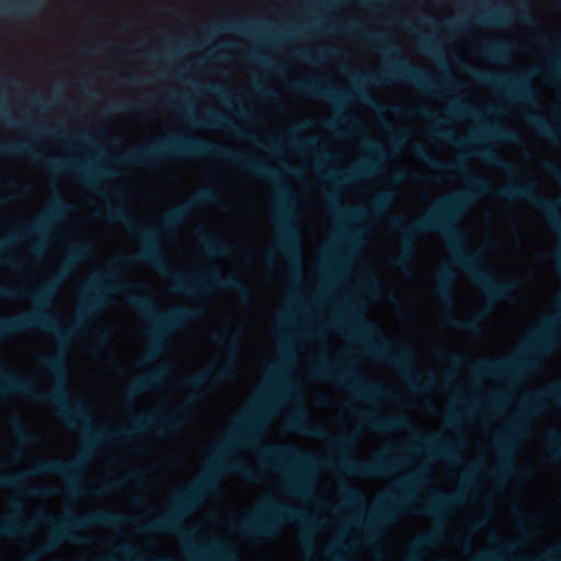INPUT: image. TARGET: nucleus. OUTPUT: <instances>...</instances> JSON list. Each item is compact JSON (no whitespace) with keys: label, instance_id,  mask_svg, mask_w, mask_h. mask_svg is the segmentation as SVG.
I'll return each mask as SVG.
<instances>
[{"label":"nucleus","instance_id":"nucleus-1","mask_svg":"<svg viewBox=\"0 0 561 561\" xmlns=\"http://www.w3.org/2000/svg\"><path fill=\"white\" fill-rule=\"evenodd\" d=\"M413 153L434 169L465 174L469 187L442 198L427 215L411 224H407L402 216L390 219L391 229L401 237V251L392 260V265L401 270L407 268L413 257L417 237L427 232H437L443 236L453 251V264L465 272L491 302L507 298L516 288V282L494 277L482 265L480 252H469L465 249L463 236L457 226L460 217L477 197L490 194V182L472 175L463 160L440 161L420 145L413 148Z\"/></svg>","mask_w":561,"mask_h":561},{"label":"nucleus","instance_id":"nucleus-2","mask_svg":"<svg viewBox=\"0 0 561 561\" xmlns=\"http://www.w3.org/2000/svg\"><path fill=\"white\" fill-rule=\"evenodd\" d=\"M290 426L308 436L328 440L343 455L339 461L320 459L310 451L294 445H264L259 449L262 461L272 468L284 472L288 490L295 494H304L311 480L314 468L341 470L347 474L360 478H376L388 474L393 468V461L385 457L371 460H358L346 456L353 442L350 435H331L321 425H309L304 413L294 417Z\"/></svg>","mask_w":561,"mask_h":561},{"label":"nucleus","instance_id":"nucleus-3","mask_svg":"<svg viewBox=\"0 0 561 561\" xmlns=\"http://www.w3.org/2000/svg\"><path fill=\"white\" fill-rule=\"evenodd\" d=\"M262 416L261 410L251 411L247 419L240 423L238 431L232 433L221 447L220 454L213 461L209 469L197 481L172 495V505L163 514L152 518L139 528L146 533H164L178 535L183 538L191 534L184 529L186 517L197 507L204 496L217 485L218 477L224 471L239 473L253 480V470L243 461L226 459L225 454L234 445L242 444L255 447L257 444L256 428Z\"/></svg>","mask_w":561,"mask_h":561},{"label":"nucleus","instance_id":"nucleus-4","mask_svg":"<svg viewBox=\"0 0 561 561\" xmlns=\"http://www.w3.org/2000/svg\"><path fill=\"white\" fill-rule=\"evenodd\" d=\"M105 215L111 221L124 225L126 230L138 238L141 243L138 252L123 259L125 263H148L152 265L161 274L171 278L172 287L176 293L197 295L204 294L210 288H225L237 291L243 300L250 299V288L240 277L236 275L225 276L217 268H213L206 275L194 276L172 272L162 254L158 231L137 222L130 217L126 206H107Z\"/></svg>","mask_w":561,"mask_h":561},{"label":"nucleus","instance_id":"nucleus-5","mask_svg":"<svg viewBox=\"0 0 561 561\" xmlns=\"http://www.w3.org/2000/svg\"><path fill=\"white\" fill-rule=\"evenodd\" d=\"M180 157L219 159L237 164L248 172L276 184L280 181L277 172L260 159L233 151L215 141L183 136L137 146L127 153L116 157V161L127 165L151 167L163 159Z\"/></svg>","mask_w":561,"mask_h":561},{"label":"nucleus","instance_id":"nucleus-6","mask_svg":"<svg viewBox=\"0 0 561 561\" xmlns=\"http://www.w3.org/2000/svg\"><path fill=\"white\" fill-rule=\"evenodd\" d=\"M557 320L548 318L530 334L527 344L514 357L500 359L483 358L471 367L478 377H514L536 366L534 356L543 355L554 346Z\"/></svg>","mask_w":561,"mask_h":561},{"label":"nucleus","instance_id":"nucleus-7","mask_svg":"<svg viewBox=\"0 0 561 561\" xmlns=\"http://www.w3.org/2000/svg\"><path fill=\"white\" fill-rule=\"evenodd\" d=\"M127 519L126 515L106 510H99L80 516L68 513L62 519H57L54 515L47 513L37 515V522L51 528L49 539L44 547L45 552L53 551L67 541L79 545L89 543V538L77 534L79 529L96 526L117 528Z\"/></svg>","mask_w":561,"mask_h":561},{"label":"nucleus","instance_id":"nucleus-8","mask_svg":"<svg viewBox=\"0 0 561 561\" xmlns=\"http://www.w3.org/2000/svg\"><path fill=\"white\" fill-rule=\"evenodd\" d=\"M311 374L319 379H327L344 385L352 390L354 396L365 400L389 394L379 383L367 380L350 358L331 362L327 356H321L311 366Z\"/></svg>","mask_w":561,"mask_h":561},{"label":"nucleus","instance_id":"nucleus-9","mask_svg":"<svg viewBox=\"0 0 561 561\" xmlns=\"http://www.w3.org/2000/svg\"><path fill=\"white\" fill-rule=\"evenodd\" d=\"M351 324L359 333L367 354L388 362L407 375L411 371L413 351L408 344L390 342L375 324L356 313H353Z\"/></svg>","mask_w":561,"mask_h":561},{"label":"nucleus","instance_id":"nucleus-10","mask_svg":"<svg viewBox=\"0 0 561 561\" xmlns=\"http://www.w3.org/2000/svg\"><path fill=\"white\" fill-rule=\"evenodd\" d=\"M283 520H306L298 510L268 500L256 511L236 524V528L247 538H270L276 535Z\"/></svg>","mask_w":561,"mask_h":561},{"label":"nucleus","instance_id":"nucleus-11","mask_svg":"<svg viewBox=\"0 0 561 561\" xmlns=\"http://www.w3.org/2000/svg\"><path fill=\"white\" fill-rule=\"evenodd\" d=\"M356 80L378 85L389 84L396 80H403L413 83L416 88L423 91L432 93L437 92L438 85L456 88L454 80L450 78H443L439 81L434 80L424 70L411 66L408 60L401 56L392 59L382 71L360 76L356 78Z\"/></svg>","mask_w":561,"mask_h":561},{"label":"nucleus","instance_id":"nucleus-12","mask_svg":"<svg viewBox=\"0 0 561 561\" xmlns=\"http://www.w3.org/2000/svg\"><path fill=\"white\" fill-rule=\"evenodd\" d=\"M19 154H30V157L35 161H41L39 157L36 152H34L28 142L24 141H11V142H0V156H19ZM42 162L51 171V172H67L78 180H80L85 186L90 188L98 190V180L100 176H113L114 173L110 170H94L92 168L87 167L85 164L61 160L57 158H47L43 159Z\"/></svg>","mask_w":561,"mask_h":561},{"label":"nucleus","instance_id":"nucleus-13","mask_svg":"<svg viewBox=\"0 0 561 561\" xmlns=\"http://www.w3.org/2000/svg\"><path fill=\"white\" fill-rule=\"evenodd\" d=\"M239 336L240 330L231 327H227L222 331L211 335L210 339L215 344L227 346L226 358L216 368L209 367L201 374L184 379V386L192 391L191 400H197L205 394L204 385L209 378L217 380L229 378L237 358Z\"/></svg>","mask_w":561,"mask_h":561},{"label":"nucleus","instance_id":"nucleus-14","mask_svg":"<svg viewBox=\"0 0 561 561\" xmlns=\"http://www.w3.org/2000/svg\"><path fill=\"white\" fill-rule=\"evenodd\" d=\"M287 87L295 93L325 99L336 105H342L351 99L358 100L370 106L376 104L364 88L356 87L351 92H342L333 87L328 78L312 77L304 80H291L287 82Z\"/></svg>","mask_w":561,"mask_h":561},{"label":"nucleus","instance_id":"nucleus-15","mask_svg":"<svg viewBox=\"0 0 561 561\" xmlns=\"http://www.w3.org/2000/svg\"><path fill=\"white\" fill-rule=\"evenodd\" d=\"M472 78L486 87L504 92L510 99L537 108L536 93L525 75H496L476 68L469 69Z\"/></svg>","mask_w":561,"mask_h":561},{"label":"nucleus","instance_id":"nucleus-16","mask_svg":"<svg viewBox=\"0 0 561 561\" xmlns=\"http://www.w3.org/2000/svg\"><path fill=\"white\" fill-rule=\"evenodd\" d=\"M70 210L71 205L66 202L60 194H58L54 198L49 209L35 222L20 228L18 233L11 237L0 239V250L4 249L18 239H43L51 230L53 224Z\"/></svg>","mask_w":561,"mask_h":561},{"label":"nucleus","instance_id":"nucleus-17","mask_svg":"<svg viewBox=\"0 0 561 561\" xmlns=\"http://www.w3.org/2000/svg\"><path fill=\"white\" fill-rule=\"evenodd\" d=\"M289 191L286 187L279 188L280 204L277 210V221L279 224L278 250L289 260V262L300 268L302 263L301 249L297 232L289 226L290 210L286 203Z\"/></svg>","mask_w":561,"mask_h":561},{"label":"nucleus","instance_id":"nucleus-18","mask_svg":"<svg viewBox=\"0 0 561 561\" xmlns=\"http://www.w3.org/2000/svg\"><path fill=\"white\" fill-rule=\"evenodd\" d=\"M218 194L213 188L199 190L193 197L185 203L168 210L160 220L159 230L163 233L174 232L186 218L196 209L204 205L216 204Z\"/></svg>","mask_w":561,"mask_h":561},{"label":"nucleus","instance_id":"nucleus-19","mask_svg":"<svg viewBox=\"0 0 561 561\" xmlns=\"http://www.w3.org/2000/svg\"><path fill=\"white\" fill-rule=\"evenodd\" d=\"M365 144L374 154L371 158L363 160L350 170H329L323 173V178L333 184H347L375 174L379 170L380 161L383 159V149L371 138H366Z\"/></svg>","mask_w":561,"mask_h":561},{"label":"nucleus","instance_id":"nucleus-20","mask_svg":"<svg viewBox=\"0 0 561 561\" xmlns=\"http://www.w3.org/2000/svg\"><path fill=\"white\" fill-rule=\"evenodd\" d=\"M524 427L522 419L515 420L510 425L507 432L496 438L495 444L501 451V458L499 460V469L493 472L495 478H504L513 471L519 474L526 473L524 469L515 467L511 458V453L515 448L517 438L523 434Z\"/></svg>","mask_w":561,"mask_h":561},{"label":"nucleus","instance_id":"nucleus-21","mask_svg":"<svg viewBox=\"0 0 561 561\" xmlns=\"http://www.w3.org/2000/svg\"><path fill=\"white\" fill-rule=\"evenodd\" d=\"M431 136L436 139L449 141L456 146H467L470 142L483 144L486 139H493L500 142L517 144L520 140V135L513 128L495 126L488 129L483 135L469 141L465 138L455 137L449 130L434 128L431 131Z\"/></svg>","mask_w":561,"mask_h":561},{"label":"nucleus","instance_id":"nucleus-22","mask_svg":"<svg viewBox=\"0 0 561 561\" xmlns=\"http://www.w3.org/2000/svg\"><path fill=\"white\" fill-rule=\"evenodd\" d=\"M356 415L362 423L376 432H391L401 428L414 430L412 422L403 414L382 417L373 411H358Z\"/></svg>","mask_w":561,"mask_h":561},{"label":"nucleus","instance_id":"nucleus-23","mask_svg":"<svg viewBox=\"0 0 561 561\" xmlns=\"http://www.w3.org/2000/svg\"><path fill=\"white\" fill-rule=\"evenodd\" d=\"M402 499L396 495H388L383 497L379 503L378 514L370 515L367 518V531L369 537H375L377 530L381 527L386 520H392L399 512V506Z\"/></svg>","mask_w":561,"mask_h":561},{"label":"nucleus","instance_id":"nucleus-24","mask_svg":"<svg viewBox=\"0 0 561 561\" xmlns=\"http://www.w3.org/2000/svg\"><path fill=\"white\" fill-rule=\"evenodd\" d=\"M546 401H550L561 408V380L530 394L525 402V410L528 413H539L546 408Z\"/></svg>","mask_w":561,"mask_h":561},{"label":"nucleus","instance_id":"nucleus-25","mask_svg":"<svg viewBox=\"0 0 561 561\" xmlns=\"http://www.w3.org/2000/svg\"><path fill=\"white\" fill-rule=\"evenodd\" d=\"M417 439L422 448L440 458L451 462H458L460 460L459 455L455 451L456 444L450 440L444 439L437 435H422L417 436Z\"/></svg>","mask_w":561,"mask_h":561},{"label":"nucleus","instance_id":"nucleus-26","mask_svg":"<svg viewBox=\"0 0 561 561\" xmlns=\"http://www.w3.org/2000/svg\"><path fill=\"white\" fill-rule=\"evenodd\" d=\"M35 527V523L26 519L22 507L15 504V513L7 516L0 523V536L13 537L30 534Z\"/></svg>","mask_w":561,"mask_h":561},{"label":"nucleus","instance_id":"nucleus-27","mask_svg":"<svg viewBox=\"0 0 561 561\" xmlns=\"http://www.w3.org/2000/svg\"><path fill=\"white\" fill-rule=\"evenodd\" d=\"M47 0H0V14L22 20L36 12Z\"/></svg>","mask_w":561,"mask_h":561},{"label":"nucleus","instance_id":"nucleus-28","mask_svg":"<svg viewBox=\"0 0 561 561\" xmlns=\"http://www.w3.org/2000/svg\"><path fill=\"white\" fill-rule=\"evenodd\" d=\"M515 548V543L510 542L501 546V553H486L483 554L479 561H559L561 556V545L550 550L543 556L537 558H507L505 553L512 551Z\"/></svg>","mask_w":561,"mask_h":561},{"label":"nucleus","instance_id":"nucleus-29","mask_svg":"<svg viewBox=\"0 0 561 561\" xmlns=\"http://www.w3.org/2000/svg\"><path fill=\"white\" fill-rule=\"evenodd\" d=\"M443 539V527L437 526L432 531L419 536L412 543L410 556L407 561H422L421 554L424 550L434 547Z\"/></svg>","mask_w":561,"mask_h":561},{"label":"nucleus","instance_id":"nucleus-30","mask_svg":"<svg viewBox=\"0 0 561 561\" xmlns=\"http://www.w3.org/2000/svg\"><path fill=\"white\" fill-rule=\"evenodd\" d=\"M164 373L165 368L163 367L134 380L126 390V399H133L136 396L158 386L162 381Z\"/></svg>","mask_w":561,"mask_h":561},{"label":"nucleus","instance_id":"nucleus-31","mask_svg":"<svg viewBox=\"0 0 561 561\" xmlns=\"http://www.w3.org/2000/svg\"><path fill=\"white\" fill-rule=\"evenodd\" d=\"M472 153L479 157L485 163H489L497 169L503 170L505 173L511 176H517L518 170L515 164L506 161L499 152H496L493 148L488 146H482L481 148L472 151Z\"/></svg>","mask_w":561,"mask_h":561},{"label":"nucleus","instance_id":"nucleus-32","mask_svg":"<svg viewBox=\"0 0 561 561\" xmlns=\"http://www.w3.org/2000/svg\"><path fill=\"white\" fill-rule=\"evenodd\" d=\"M192 119L195 124L203 127L221 128L239 134V130L236 128L232 121L228 118L224 113L215 110H209L203 115L192 117Z\"/></svg>","mask_w":561,"mask_h":561},{"label":"nucleus","instance_id":"nucleus-33","mask_svg":"<svg viewBox=\"0 0 561 561\" xmlns=\"http://www.w3.org/2000/svg\"><path fill=\"white\" fill-rule=\"evenodd\" d=\"M462 494H444L435 493V496L426 503L424 511L436 517H443L446 514L448 507L460 503Z\"/></svg>","mask_w":561,"mask_h":561},{"label":"nucleus","instance_id":"nucleus-34","mask_svg":"<svg viewBox=\"0 0 561 561\" xmlns=\"http://www.w3.org/2000/svg\"><path fill=\"white\" fill-rule=\"evenodd\" d=\"M263 25L262 20H230L224 22H215L211 23L207 31L210 34H216L219 32H239V33H250L254 27Z\"/></svg>","mask_w":561,"mask_h":561},{"label":"nucleus","instance_id":"nucleus-35","mask_svg":"<svg viewBox=\"0 0 561 561\" xmlns=\"http://www.w3.org/2000/svg\"><path fill=\"white\" fill-rule=\"evenodd\" d=\"M511 18L518 19L520 21H530L531 15L528 10L520 9L513 12H494L490 14H479L476 16L477 21L483 24L490 25H503Z\"/></svg>","mask_w":561,"mask_h":561},{"label":"nucleus","instance_id":"nucleus-36","mask_svg":"<svg viewBox=\"0 0 561 561\" xmlns=\"http://www.w3.org/2000/svg\"><path fill=\"white\" fill-rule=\"evenodd\" d=\"M309 123L307 121H305L301 125L295 127L293 129V133H296L297 130L301 129L302 127H305ZM285 145L289 146V147H294V148H309V149L317 150V151L322 150V147L319 146L318 141L314 138L300 139V138H297L294 134H291L285 140H280V139L273 140V148H275V149H278Z\"/></svg>","mask_w":561,"mask_h":561},{"label":"nucleus","instance_id":"nucleus-37","mask_svg":"<svg viewBox=\"0 0 561 561\" xmlns=\"http://www.w3.org/2000/svg\"><path fill=\"white\" fill-rule=\"evenodd\" d=\"M527 122L543 137L557 141L561 129L553 127L538 111L527 116Z\"/></svg>","mask_w":561,"mask_h":561},{"label":"nucleus","instance_id":"nucleus-38","mask_svg":"<svg viewBox=\"0 0 561 561\" xmlns=\"http://www.w3.org/2000/svg\"><path fill=\"white\" fill-rule=\"evenodd\" d=\"M453 279H454V273L448 267L442 268L440 272L438 273L437 296L449 308L453 306V302H454V297L450 291V284H451Z\"/></svg>","mask_w":561,"mask_h":561},{"label":"nucleus","instance_id":"nucleus-39","mask_svg":"<svg viewBox=\"0 0 561 561\" xmlns=\"http://www.w3.org/2000/svg\"><path fill=\"white\" fill-rule=\"evenodd\" d=\"M199 242L204 250L211 255H224L229 252L228 244L209 231L203 230L199 236Z\"/></svg>","mask_w":561,"mask_h":561},{"label":"nucleus","instance_id":"nucleus-40","mask_svg":"<svg viewBox=\"0 0 561 561\" xmlns=\"http://www.w3.org/2000/svg\"><path fill=\"white\" fill-rule=\"evenodd\" d=\"M512 45L508 42H488L479 45V50L488 58L500 60L504 59Z\"/></svg>","mask_w":561,"mask_h":561},{"label":"nucleus","instance_id":"nucleus-41","mask_svg":"<svg viewBox=\"0 0 561 561\" xmlns=\"http://www.w3.org/2000/svg\"><path fill=\"white\" fill-rule=\"evenodd\" d=\"M325 197L330 207L339 216L350 219H359L364 216V211L360 208L340 205L337 195L334 193H328Z\"/></svg>","mask_w":561,"mask_h":561},{"label":"nucleus","instance_id":"nucleus-42","mask_svg":"<svg viewBox=\"0 0 561 561\" xmlns=\"http://www.w3.org/2000/svg\"><path fill=\"white\" fill-rule=\"evenodd\" d=\"M547 460L556 463L561 460V431L552 430L546 440Z\"/></svg>","mask_w":561,"mask_h":561},{"label":"nucleus","instance_id":"nucleus-43","mask_svg":"<svg viewBox=\"0 0 561 561\" xmlns=\"http://www.w3.org/2000/svg\"><path fill=\"white\" fill-rule=\"evenodd\" d=\"M363 39L368 43L373 48L380 49L383 51L397 53L398 49L392 45L391 39L388 35L382 33H362Z\"/></svg>","mask_w":561,"mask_h":561},{"label":"nucleus","instance_id":"nucleus-44","mask_svg":"<svg viewBox=\"0 0 561 561\" xmlns=\"http://www.w3.org/2000/svg\"><path fill=\"white\" fill-rule=\"evenodd\" d=\"M11 428L18 440L23 445H34L38 442L37 435L30 432L24 421L20 417L11 420Z\"/></svg>","mask_w":561,"mask_h":561},{"label":"nucleus","instance_id":"nucleus-45","mask_svg":"<svg viewBox=\"0 0 561 561\" xmlns=\"http://www.w3.org/2000/svg\"><path fill=\"white\" fill-rule=\"evenodd\" d=\"M341 54V50L336 49V48H325V49H321L319 53L317 54H312L310 53L309 50L305 49V48H300V49H297L296 50V55L305 60V61H308V62H312V64H317L319 62L320 60L324 59V58H333V57H336Z\"/></svg>","mask_w":561,"mask_h":561},{"label":"nucleus","instance_id":"nucleus-46","mask_svg":"<svg viewBox=\"0 0 561 561\" xmlns=\"http://www.w3.org/2000/svg\"><path fill=\"white\" fill-rule=\"evenodd\" d=\"M394 199L392 191H383L379 193L371 202L369 210L375 215L386 211Z\"/></svg>","mask_w":561,"mask_h":561},{"label":"nucleus","instance_id":"nucleus-47","mask_svg":"<svg viewBox=\"0 0 561 561\" xmlns=\"http://www.w3.org/2000/svg\"><path fill=\"white\" fill-rule=\"evenodd\" d=\"M445 323L447 327L457 330H465L471 332H477L479 330L478 318L460 320L454 317L450 312L445 317Z\"/></svg>","mask_w":561,"mask_h":561},{"label":"nucleus","instance_id":"nucleus-48","mask_svg":"<svg viewBox=\"0 0 561 561\" xmlns=\"http://www.w3.org/2000/svg\"><path fill=\"white\" fill-rule=\"evenodd\" d=\"M341 492L343 493V495L345 496L347 502L351 503L352 505L362 504L364 502L363 493L358 489H356L352 485H348V484L342 485Z\"/></svg>","mask_w":561,"mask_h":561},{"label":"nucleus","instance_id":"nucleus-49","mask_svg":"<svg viewBox=\"0 0 561 561\" xmlns=\"http://www.w3.org/2000/svg\"><path fill=\"white\" fill-rule=\"evenodd\" d=\"M199 91H203V92H206V93H211V94H216L218 95L219 98L224 99V100H229L231 96H232V92L230 89L224 87L222 84L220 83H216V82H213L210 84H208L207 87H204V88H197Z\"/></svg>","mask_w":561,"mask_h":561},{"label":"nucleus","instance_id":"nucleus-50","mask_svg":"<svg viewBox=\"0 0 561 561\" xmlns=\"http://www.w3.org/2000/svg\"><path fill=\"white\" fill-rule=\"evenodd\" d=\"M450 113L457 116H473L477 111L468 103L455 102L450 105Z\"/></svg>","mask_w":561,"mask_h":561},{"label":"nucleus","instance_id":"nucleus-51","mask_svg":"<svg viewBox=\"0 0 561 561\" xmlns=\"http://www.w3.org/2000/svg\"><path fill=\"white\" fill-rule=\"evenodd\" d=\"M339 122L345 123L350 128H354L359 125L358 119L353 116H341L339 121L334 118H329L323 121V125L329 129H337Z\"/></svg>","mask_w":561,"mask_h":561},{"label":"nucleus","instance_id":"nucleus-52","mask_svg":"<svg viewBox=\"0 0 561 561\" xmlns=\"http://www.w3.org/2000/svg\"><path fill=\"white\" fill-rule=\"evenodd\" d=\"M147 105V102H133V101H125L115 103L110 107V111L112 113H118V112H125L129 110H136V108H142Z\"/></svg>","mask_w":561,"mask_h":561},{"label":"nucleus","instance_id":"nucleus-53","mask_svg":"<svg viewBox=\"0 0 561 561\" xmlns=\"http://www.w3.org/2000/svg\"><path fill=\"white\" fill-rule=\"evenodd\" d=\"M329 28L337 31V32L350 33V34H358L359 33V26H358V24H356L354 22H348V23L336 22V23L329 25Z\"/></svg>","mask_w":561,"mask_h":561},{"label":"nucleus","instance_id":"nucleus-54","mask_svg":"<svg viewBox=\"0 0 561 561\" xmlns=\"http://www.w3.org/2000/svg\"><path fill=\"white\" fill-rule=\"evenodd\" d=\"M549 59L557 73L561 75V46L549 49Z\"/></svg>","mask_w":561,"mask_h":561},{"label":"nucleus","instance_id":"nucleus-55","mask_svg":"<svg viewBox=\"0 0 561 561\" xmlns=\"http://www.w3.org/2000/svg\"><path fill=\"white\" fill-rule=\"evenodd\" d=\"M122 486V482L113 481L105 484H102L98 489L93 490V494L96 496H104L108 494L111 491L117 490Z\"/></svg>","mask_w":561,"mask_h":561},{"label":"nucleus","instance_id":"nucleus-56","mask_svg":"<svg viewBox=\"0 0 561 561\" xmlns=\"http://www.w3.org/2000/svg\"><path fill=\"white\" fill-rule=\"evenodd\" d=\"M435 377L433 375H430L424 380H419L415 377L411 378V383L416 390H426L434 386Z\"/></svg>","mask_w":561,"mask_h":561},{"label":"nucleus","instance_id":"nucleus-57","mask_svg":"<svg viewBox=\"0 0 561 561\" xmlns=\"http://www.w3.org/2000/svg\"><path fill=\"white\" fill-rule=\"evenodd\" d=\"M243 58L244 59H248V60H256V61H261L262 64L266 65V66H271L274 70L276 71H280L282 70V66L278 65V64H274V62H271V60L268 59H265V58H261L259 57L257 55L255 54H252V53H245L243 54Z\"/></svg>","mask_w":561,"mask_h":561},{"label":"nucleus","instance_id":"nucleus-58","mask_svg":"<svg viewBox=\"0 0 561 561\" xmlns=\"http://www.w3.org/2000/svg\"><path fill=\"white\" fill-rule=\"evenodd\" d=\"M543 170L549 173L553 179L561 182V169L552 163V162H546L543 164Z\"/></svg>","mask_w":561,"mask_h":561},{"label":"nucleus","instance_id":"nucleus-59","mask_svg":"<svg viewBox=\"0 0 561 561\" xmlns=\"http://www.w3.org/2000/svg\"><path fill=\"white\" fill-rule=\"evenodd\" d=\"M256 92L262 96V98H265V99H270V100H276L278 99V94L275 92V90L271 89V88H267V87H263L261 84H257L256 85Z\"/></svg>","mask_w":561,"mask_h":561},{"label":"nucleus","instance_id":"nucleus-60","mask_svg":"<svg viewBox=\"0 0 561 561\" xmlns=\"http://www.w3.org/2000/svg\"><path fill=\"white\" fill-rule=\"evenodd\" d=\"M420 48L425 51V53H428V54H432V55H436L437 54V50H436V44L433 39L431 38H423L420 43Z\"/></svg>","mask_w":561,"mask_h":561},{"label":"nucleus","instance_id":"nucleus-61","mask_svg":"<svg viewBox=\"0 0 561 561\" xmlns=\"http://www.w3.org/2000/svg\"><path fill=\"white\" fill-rule=\"evenodd\" d=\"M121 82L126 85H135L144 82L142 77L138 75H126L119 78Z\"/></svg>","mask_w":561,"mask_h":561},{"label":"nucleus","instance_id":"nucleus-62","mask_svg":"<svg viewBox=\"0 0 561 561\" xmlns=\"http://www.w3.org/2000/svg\"><path fill=\"white\" fill-rule=\"evenodd\" d=\"M531 525H533V519H530L529 517H527L523 514H519L518 526L523 531H525V533L528 531L531 528Z\"/></svg>","mask_w":561,"mask_h":561},{"label":"nucleus","instance_id":"nucleus-63","mask_svg":"<svg viewBox=\"0 0 561 561\" xmlns=\"http://www.w3.org/2000/svg\"><path fill=\"white\" fill-rule=\"evenodd\" d=\"M447 30L453 32V33H460L465 30L463 25L461 22L459 21H450L447 25H446Z\"/></svg>","mask_w":561,"mask_h":561},{"label":"nucleus","instance_id":"nucleus-64","mask_svg":"<svg viewBox=\"0 0 561 561\" xmlns=\"http://www.w3.org/2000/svg\"><path fill=\"white\" fill-rule=\"evenodd\" d=\"M392 140L396 147H400L407 140V134L403 131L396 133L392 137Z\"/></svg>","mask_w":561,"mask_h":561}]
</instances>
